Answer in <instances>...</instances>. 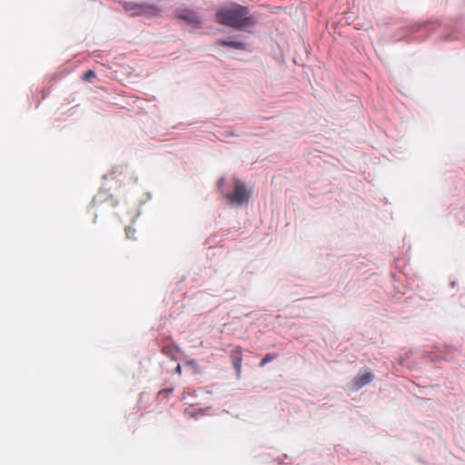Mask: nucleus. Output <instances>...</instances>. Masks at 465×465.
I'll use <instances>...</instances> for the list:
<instances>
[{"label": "nucleus", "instance_id": "nucleus-1", "mask_svg": "<svg viewBox=\"0 0 465 465\" xmlns=\"http://www.w3.org/2000/svg\"><path fill=\"white\" fill-rule=\"evenodd\" d=\"M216 20L223 25L239 30H243L253 25V20L249 15L248 8L236 3H230L221 7L216 12Z\"/></svg>", "mask_w": 465, "mask_h": 465}, {"label": "nucleus", "instance_id": "nucleus-2", "mask_svg": "<svg viewBox=\"0 0 465 465\" xmlns=\"http://www.w3.org/2000/svg\"><path fill=\"white\" fill-rule=\"evenodd\" d=\"M123 7L134 15L157 16L161 12L157 6L147 4L124 3Z\"/></svg>", "mask_w": 465, "mask_h": 465}, {"label": "nucleus", "instance_id": "nucleus-3", "mask_svg": "<svg viewBox=\"0 0 465 465\" xmlns=\"http://www.w3.org/2000/svg\"><path fill=\"white\" fill-rule=\"evenodd\" d=\"M225 197L232 204L241 205L247 203L250 199V192L246 189L243 183L240 180H234V191L231 193H227Z\"/></svg>", "mask_w": 465, "mask_h": 465}, {"label": "nucleus", "instance_id": "nucleus-4", "mask_svg": "<svg viewBox=\"0 0 465 465\" xmlns=\"http://www.w3.org/2000/svg\"><path fill=\"white\" fill-rule=\"evenodd\" d=\"M177 15L180 19L184 20L188 25L193 27H199L202 23L199 15L192 10L180 11Z\"/></svg>", "mask_w": 465, "mask_h": 465}, {"label": "nucleus", "instance_id": "nucleus-5", "mask_svg": "<svg viewBox=\"0 0 465 465\" xmlns=\"http://www.w3.org/2000/svg\"><path fill=\"white\" fill-rule=\"evenodd\" d=\"M373 380V374L371 372H359L352 380L353 386L356 390L369 384Z\"/></svg>", "mask_w": 465, "mask_h": 465}, {"label": "nucleus", "instance_id": "nucleus-6", "mask_svg": "<svg viewBox=\"0 0 465 465\" xmlns=\"http://www.w3.org/2000/svg\"><path fill=\"white\" fill-rule=\"evenodd\" d=\"M231 359H232V365H233L234 369L237 371V375L240 376V374H241V367H242V348L241 347H236L232 351Z\"/></svg>", "mask_w": 465, "mask_h": 465}, {"label": "nucleus", "instance_id": "nucleus-7", "mask_svg": "<svg viewBox=\"0 0 465 465\" xmlns=\"http://www.w3.org/2000/svg\"><path fill=\"white\" fill-rule=\"evenodd\" d=\"M109 200L110 204L114 206L115 204L114 200L112 198V196H109L106 192H100L93 200V203L98 204L101 203L104 200Z\"/></svg>", "mask_w": 465, "mask_h": 465}, {"label": "nucleus", "instance_id": "nucleus-8", "mask_svg": "<svg viewBox=\"0 0 465 465\" xmlns=\"http://www.w3.org/2000/svg\"><path fill=\"white\" fill-rule=\"evenodd\" d=\"M218 44L221 46H228V47H232V48L239 49V50L244 49L243 44L239 42V41H234V40H220L218 42Z\"/></svg>", "mask_w": 465, "mask_h": 465}, {"label": "nucleus", "instance_id": "nucleus-9", "mask_svg": "<svg viewBox=\"0 0 465 465\" xmlns=\"http://www.w3.org/2000/svg\"><path fill=\"white\" fill-rule=\"evenodd\" d=\"M162 352L172 359H175L177 353V347L173 344L165 345L162 348Z\"/></svg>", "mask_w": 465, "mask_h": 465}, {"label": "nucleus", "instance_id": "nucleus-10", "mask_svg": "<svg viewBox=\"0 0 465 465\" xmlns=\"http://www.w3.org/2000/svg\"><path fill=\"white\" fill-rule=\"evenodd\" d=\"M276 358V355H273V354H266L264 356V358L261 361L259 366L260 367H263L267 362L269 361H272V360H274Z\"/></svg>", "mask_w": 465, "mask_h": 465}, {"label": "nucleus", "instance_id": "nucleus-11", "mask_svg": "<svg viewBox=\"0 0 465 465\" xmlns=\"http://www.w3.org/2000/svg\"><path fill=\"white\" fill-rule=\"evenodd\" d=\"M95 77V74L92 70H88L83 75V79L87 82H91Z\"/></svg>", "mask_w": 465, "mask_h": 465}, {"label": "nucleus", "instance_id": "nucleus-12", "mask_svg": "<svg viewBox=\"0 0 465 465\" xmlns=\"http://www.w3.org/2000/svg\"><path fill=\"white\" fill-rule=\"evenodd\" d=\"M134 233H135V230L134 229H133L131 227L125 228V234H126V237L128 239L134 238Z\"/></svg>", "mask_w": 465, "mask_h": 465}, {"label": "nucleus", "instance_id": "nucleus-13", "mask_svg": "<svg viewBox=\"0 0 465 465\" xmlns=\"http://www.w3.org/2000/svg\"><path fill=\"white\" fill-rule=\"evenodd\" d=\"M224 183H225V179L224 178H220L219 181L217 182V186L219 188H222Z\"/></svg>", "mask_w": 465, "mask_h": 465}, {"label": "nucleus", "instance_id": "nucleus-14", "mask_svg": "<svg viewBox=\"0 0 465 465\" xmlns=\"http://www.w3.org/2000/svg\"><path fill=\"white\" fill-rule=\"evenodd\" d=\"M175 372H176L177 374H179V375L182 373V367H181V365H180V364H178V365L176 366V368H175Z\"/></svg>", "mask_w": 465, "mask_h": 465}, {"label": "nucleus", "instance_id": "nucleus-15", "mask_svg": "<svg viewBox=\"0 0 465 465\" xmlns=\"http://www.w3.org/2000/svg\"><path fill=\"white\" fill-rule=\"evenodd\" d=\"M193 363H194V361H193V360H192V361H188V364H189V365H193Z\"/></svg>", "mask_w": 465, "mask_h": 465}]
</instances>
